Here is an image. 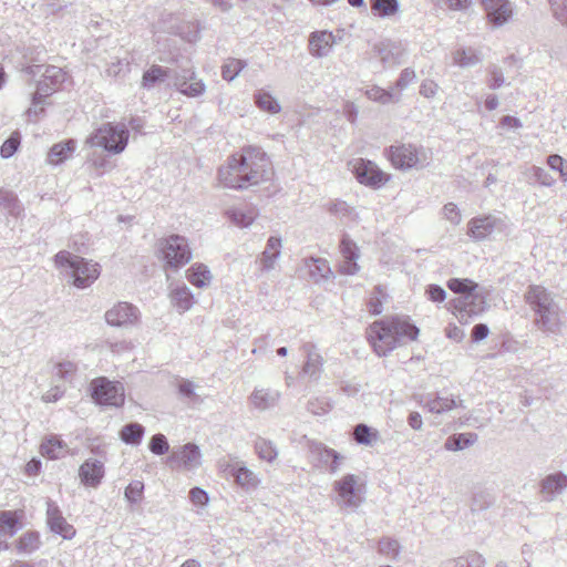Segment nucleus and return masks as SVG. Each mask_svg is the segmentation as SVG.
<instances>
[{
	"label": "nucleus",
	"instance_id": "1",
	"mask_svg": "<svg viewBox=\"0 0 567 567\" xmlns=\"http://www.w3.org/2000/svg\"><path fill=\"white\" fill-rule=\"evenodd\" d=\"M272 176L268 155L258 146H246L240 153L228 157L227 164L218 169L219 183L231 189H245Z\"/></svg>",
	"mask_w": 567,
	"mask_h": 567
},
{
	"label": "nucleus",
	"instance_id": "2",
	"mask_svg": "<svg viewBox=\"0 0 567 567\" xmlns=\"http://www.w3.org/2000/svg\"><path fill=\"white\" fill-rule=\"evenodd\" d=\"M367 334L375 353L382 357L394 350L404 338L415 340L419 328L395 316L374 321L370 324Z\"/></svg>",
	"mask_w": 567,
	"mask_h": 567
},
{
	"label": "nucleus",
	"instance_id": "3",
	"mask_svg": "<svg viewBox=\"0 0 567 567\" xmlns=\"http://www.w3.org/2000/svg\"><path fill=\"white\" fill-rule=\"evenodd\" d=\"M526 303L534 313V324L545 333H558L563 327V312L554 296L542 286H529Z\"/></svg>",
	"mask_w": 567,
	"mask_h": 567
},
{
	"label": "nucleus",
	"instance_id": "4",
	"mask_svg": "<svg viewBox=\"0 0 567 567\" xmlns=\"http://www.w3.org/2000/svg\"><path fill=\"white\" fill-rule=\"evenodd\" d=\"M54 265L60 274L78 289L90 287L100 276V265L74 255L68 250H61L54 256Z\"/></svg>",
	"mask_w": 567,
	"mask_h": 567
},
{
	"label": "nucleus",
	"instance_id": "5",
	"mask_svg": "<svg viewBox=\"0 0 567 567\" xmlns=\"http://www.w3.org/2000/svg\"><path fill=\"white\" fill-rule=\"evenodd\" d=\"M130 132L125 124L104 123L86 138L92 147H102L111 154L122 153L128 142Z\"/></svg>",
	"mask_w": 567,
	"mask_h": 567
},
{
	"label": "nucleus",
	"instance_id": "6",
	"mask_svg": "<svg viewBox=\"0 0 567 567\" xmlns=\"http://www.w3.org/2000/svg\"><path fill=\"white\" fill-rule=\"evenodd\" d=\"M388 157L392 165L400 169L423 168L429 164L430 157L423 147L412 144L392 145L388 150Z\"/></svg>",
	"mask_w": 567,
	"mask_h": 567
},
{
	"label": "nucleus",
	"instance_id": "7",
	"mask_svg": "<svg viewBox=\"0 0 567 567\" xmlns=\"http://www.w3.org/2000/svg\"><path fill=\"white\" fill-rule=\"evenodd\" d=\"M91 396L95 403L120 408L125 401L124 385L118 381H110L105 377L92 380L90 384Z\"/></svg>",
	"mask_w": 567,
	"mask_h": 567
},
{
	"label": "nucleus",
	"instance_id": "8",
	"mask_svg": "<svg viewBox=\"0 0 567 567\" xmlns=\"http://www.w3.org/2000/svg\"><path fill=\"white\" fill-rule=\"evenodd\" d=\"M159 250L165 265L171 268H179L192 259V250L188 240L181 235H171L159 240Z\"/></svg>",
	"mask_w": 567,
	"mask_h": 567
},
{
	"label": "nucleus",
	"instance_id": "9",
	"mask_svg": "<svg viewBox=\"0 0 567 567\" xmlns=\"http://www.w3.org/2000/svg\"><path fill=\"white\" fill-rule=\"evenodd\" d=\"M506 228L505 218L493 214L481 215L467 223V235L476 241H482L505 233Z\"/></svg>",
	"mask_w": 567,
	"mask_h": 567
},
{
	"label": "nucleus",
	"instance_id": "10",
	"mask_svg": "<svg viewBox=\"0 0 567 567\" xmlns=\"http://www.w3.org/2000/svg\"><path fill=\"white\" fill-rule=\"evenodd\" d=\"M454 316L462 324L468 323L472 317L480 316L486 308V300L482 292L473 291L458 296L449 302Z\"/></svg>",
	"mask_w": 567,
	"mask_h": 567
},
{
	"label": "nucleus",
	"instance_id": "11",
	"mask_svg": "<svg viewBox=\"0 0 567 567\" xmlns=\"http://www.w3.org/2000/svg\"><path fill=\"white\" fill-rule=\"evenodd\" d=\"M65 80V73L59 66L48 65L44 68L42 79L38 82L37 91L32 96L33 107L28 110L29 115L32 113L38 114V105L42 104L43 100L50 96L56 87Z\"/></svg>",
	"mask_w": 567,
	"mask_h": 567
},
{
	"label": "nucleus",
	"instance_id": "12",
	"mask_svg": "<svg viewBox=\"0 0 567 567\" xmlns=\"http://www.w3.org/2000/svg\"><path fill=\"white\" fill-rule=\"evenodd\" d=\"M349 166L357 181L370 188L378 189L389 181V175L372 161L357 158L350 162Z\"/></svg>",
	"mask_w": 567,
	"mask_h": 567
},
{
	"label": "nucleus",
	"instance_id": "13",
	"mask_svg": "<svg viewBox=\"0 0 567 567\" xmlns=\"http://www.w3.org/2000/svg\"><path fill=\"white\" fill-rule=\"evenodd\" d=\"M359 477L347 474L333 483V491L337 493V505L344 508H358L362 503L359 493Z\"/></svg>",
	"mask_w": 567,
	"mask_h": 567
},
{
	"label": "nucleus",
	"instance_id": "14",
	"mask_svg": "<svg viewBox=\"0 0 567 567\" xmlns=\"http://www.w3.org/2000/svg\"><path fill=\"white\" fill-rule=\"evenodd\" d=\"M203 455L200 449L195 443H186L175 449L168 457L172 467H178L184 471H195L202 465Z\"/></svg>",
	"mask_w": 567,
	"mask_h": 567
},
{
	"label": "nucleus",
	"instance_id": "15",
	"mask_svg": "<svg viewBox=\"0 0 567 567\" xmlns=\"http://www.w3.org/2000/svg\"><path fill=\"white\" fill-rule=\"evenodd\" d=\"M138 318V309L128 302H118L105 312L106 322L113 327H131Z\"/></svg>",
	"mask_w": 567,
	"mask_h": 567
},
{
	"label": "nucleus",
	"instance_id": "16",
	"mask_svg": "<svg viewBox=\"0 0 567 567\" xmlns=\"http://www.w3.org/2000/svg\"><path fill=\"white\" fill-rule=\"evenodd\" d=\"M47 523L51 532L64 539H71L75 535L74 527L65 520L59 506L50 499L47 502Z\"/></svg>",
	"mask_w": 567,
	"mask_h": 567
},
{
	"label": "nucleus",
	"instance_id": "17",
	"mask_svg": "<svg viewBox=\"0 0 567 567\" xmlns=\"http://www.w3.org/2000/svg\"><path fill=\"white\" fill-rule=\"evenodd\" d=\"M539 493L545 502H553L567 488V475L557 472L546 475L539 482Z\"/></svg>",
	"mask_w": 567,
	"mask_h": 567
},
{
	"label": "nucleus",
	"instance_id": "18",
	"mask_svg": "<svg viewBox=\"0 0 567 567\" xmlns=\"http://www.w3.org/2000/svg\"><path fill=\"white\" fill-rule=\"evenodd\" d=\"M374 52L383 64V68H393L403 62L405 50L401 43L382 41L374 45Z\"/></svg>",
	"mask_w": 567,
	"mask_h": 567
},
{
	"label": "nucleus",
	"instance_id": "19",
	"mask_svg": "<svg viewBox=\"0 0 567 567\" xmlns=\"http://www.w3.org/2000/svg\"><path fill=\"white\" fill-rule=\"evenodd\" d=\"M174 86L184 95L198 96L204 93L205 84L200 80H196L192 70L174 71Z\"/></svg>",
	"mask_w": 567,
	"mask_h": 567
},
{
	"label": "nucleus",
	"instance_id": "20",
	"mask_svg": "<svg viewBox=\"0 0 567 567\" xmlns=\"http://www.w3.org/2000/svg\"><path fill=\"white\" fill-rule=\"evenodd\" d=\"M340 252L343 257V261L339 267V271L343 275H355L360 270L358 259L360 257L359 248L355 243L348 236H343L340 243Z\"/></svg>",
	"mask_w": 567,
	"mask_h": 567
},
{
	"label": "nucleus",
	"instance_id": "21",
	"mask_svg": "<svg viewBox=\"0 0 567 567\" xmlns=\"http://www.w3.org/2000/svg\"><path fill=\"white\" fill-rule=\"evenodd\" d=\"M105 474L104 463L96 458L86 460L79 467V477L83 485L96 488Z\"/></svg>",
	"mask_w": 567,
	"mask_h": 567
},
{
	"label": "nucleus",
	"instance_id": "22",
	"mask_svg": "<svg viewBox=\"0 0 567 567\" xmlns=\"http://www.w3.org/2000/svg\"><path fill=\"white\" fill-rule=\"evenodd\" d=\"M281 398L278 390L269 388H255L249 396L250 404L258 411H268L274 409Z\"/></svg>",
	"mask_w": 567,
	"mask_h": 567
},
{
	"label": "nucleus",
	"instance_id": "23",
	"mask_svg": "<svg viewBox=\"0 0 567 567\" xmlns=\"http://www.w3.org/2000/svg\"><path fill=\"white\" fill-rule=\"evenodd\" d=\"M463 401H456L452 395H444L436 393L435 395L429 394L423 398L422 405L431 413L443 414L452 411L457 406H462Z\"/></svg>",
	"mask_w": 567,
	"mask_h": 567
},
{
	"label": "nucleus",
	"instance_id": "24",
	"mask_svg": "<svg viewBox=\"0 0 567 567\" xmlns=\"http://www.w3.org/2000/svg\"><path fill=\"white\" fill-rule=\"evenodd\" d=\"M302 350L306 353V362L302 373L312 380H319L323 372V358L319 353L317 347L312 343H305Z\"/></svg>",
	"mask_w": 567,
	"mask_h": 567
},
{
	"label": "nucleus",
	"instance_id": "25",
	"mask_svg": "<svg viewBox=\"0 0 567 567\" xmlns=\"http://www.w3.org/2000/svg\"><path fill=\"white\" fill-rule=\"evenodd\" d=\"M19 516L17 512L13 511H2L0 512V551L7 550L9 548L8 538L16 535L19 526Z\"/></svg>",
	"mask_w": 567,
	"mask_h": 567
},
{
	"label": "nucleus",
	"instance_id": "26",
	"mask_svg": "<svg viewBox=\"0 0 567 567\" xmlns=\"http://www.w3.org/2000/svg\"><path fill=\"white\" fill-rule=\"evenodd\" d=\"M334 35L329 31H316L309 37V51L312 56H327L334 44Z\"/></svg>",
	"mask_w": 567,
	"mask_h": 567
},
{
	"label": "nucleus",
	"instance_id": "27",
	"mask_svg": "<svg viewBox=\"0 0 567 567\" xmlns=\"http://www.w3.org/2000/svg\"><path fill=\"white\" fill-rule=\"evenodd\" d=\"M230 474L235 482L246 491L255 489L260 484L258 475L244 463L237 462L230 466Z\"/></svg>",
	"mask_w": 567,
	"mask_h": 567
},
{
	"label": "nucleus",
	"instance_id": "28",
	"mask_svg": "<svg viewBox=\"0 0 567 567\" xmlns=\"http://www.w3.org/2000/svg\"><path fill=\"white\" fill-rule=\"evenodd\" d=\"M281 246L282 241L280 237L271 236L267 240L266 248L259 258L261 271H270L275 269L276 262L281 255Z\"/></svg>",
	"mask_w": 567,
	"mask_h": 567
},
{
	"label": "nucleus",
	"instance_id": "29",
	"mask_svg": "<svg viewBox=\"0 0 567 567\" xmlns=\"http://www.w3.org/2000/svg\"><path fill=\"white\" fill-rule=\"evenodd\" d=\"M169 299L179 312L188 311L195 303L194 295L185 284L173 286L169 291Z\"/></svg>",
	"mask_w": 567,
	"mask_h": 567
},
{
	"label": "nucleus",
	"instance_id": "30",
	"mask_svg": "<svg viewBox=\"0 0 567 567\" xmlns=\"http://www.w3.org/2000/svg\"><path fill=\"white\" fill-rule=\"evenodd\" d=\"M477 440V434L473 432L453 434L446 439L444 449L450 452L463 451L476 443Z\"/></svg>",
	"mask_w": 567,
	"mask_h": 567
},
{
	"label": "nucleus",
	"instance_id": "31",
	"mask_svg": "<svg viewBox=\"0 0 567 567\" xmlns=\"http://www.w3.org/2000/svg\"><path fill=\"white\" fill-rule=\"evenodd\" d=\"M174 79V72L169 69L162 68L159 65H152L148 70L143 73L142 76V87L150 90L157 82H163L166 79Z\"/></svg>",
	"mask_w": 567,
	"mask_h": 567
},
{
	"label": "nucleus",
	"instance_id": "32",
	"mask_svg": "<svg viewBox=\"0 0 567 567\" xmlns=\"http://www.w3.org/2000/svg\"><path fill=\"white\" fill-rule=\"evenodd\" d=\"M486 559L477 551H468L457 558L449 559L442 567H485Z\"/></svg>",
	"mask_w": 567,
	"mask_h": 567
},
{
	"label": "nucleus",
	"instance_id": "33",
	"mask_svg": "<svg viewBox=\"0 0 567 567\" xmlns=\"http://www.w3.org/2000/svg\"><path fill=\"white\" fill-rule=\"evenodd\" d=\"M0 209L6 210L13 217H19L23 212L18 196L12 190L3 187H0Z\"/></svg>",
	"mask_w": 567,
	"mask_h": 567
},
{
	"label": "nucleus",
	"instance_id": "34",
	"mask_svg": "<svg viewBox=\"0 0 567 567\" xmlns=\"http://www.w3.org/2000/svg\"><path fill=\"white\" fill-rule=\"evenodd\" d=\"M75 150V142L73 140L58 143L53 145L48 154V162L53 165H59L68 159Z\"/></svg>",
	"mask_w": 567,
	"mask_h": 567
},
{
	"label": "nucleus",
	"instance_id": "35",
	"mask_svg": "<svg viewBox=\"0 0 567 567\" xmlns=\"http://www.w3.org/2000/svg\"><path fill=\"white\" fill-rule=\"evenodd\" d=\"M212 274L207 266L203 264H194L188 270H187V279L188 281L198 288L206 287L212 281Z\"/></svg>",
	"mask_w": 567,
	"mask_h": 567
},
{
	"label": "nucleus",
	"instance_id": "36",
	"mask_svg": "<svg viewBox=\"0 0 567 567\" xmlns=\"http://www.w3.org/2000/svg\"><path fill=\"white\" fill-rule=\"evenodd\" d=\"M41 452L49 458L56 460L65 456L69 449L61 439L52 436L41 444Z\"/></svg>",
	"mask_w": 567,
	"mask_h": 567
},
{
	"label": "nucleus",
	"instance_id": "37",
	"mask_svg": "<svg viewBox=\"0 0 567 567\" xmlns=\"http://www.w3.org/2000/svg\"><path fill=\"white\" fill-rule=\"evenodd\" d=\"M453 61L461 68H472L482 61V56L472 48H462L453 53Z\"/></svg>",
	"mask_w": 567,
	"mask_h": 567
},
{
	"label": "nucleus",
	"instance_id": "38",
	"mask_svg": "<svg viewBox=\"0 0 567 567\" xmlns=\"http://www.w3.org/2000/svg\"><path fill=\"white\" fill-rule=\"evenodd\" d=\"M145 433V427L136 422L124 425L120 431L121 440L130 445H138Z\"/></svg>",
	"mask_w": 567,
	"mask_h": 567
},
{
	"label": "nucleus",
	"instance_id": "39",
	"mask_svg": "<svg viewBox=\"0 0 567 567\" xmlns=\"http://www.w3.org/2000/svg\"><path fill=\"white\" fill-rule=\"evenodd\" d=\"M308 267L309 275L316 282L328 280L332 276V270L326 259L311 258Z\"/></svg>",
	"mask_w": 567,
	"mask_h": 567
},
{
	"label": "nucleus",
	"instance_id": "40",
	"mask_svg": "<svg viewBox=\"0 0 567 567\" xmlns=\"http://www.w3.org/2000/svg\"><path fill=\"white\" fill-rule=\"evenodd\" d=\"M255 451L259 458L272 463L278 456V450L275 443L264 437H257L255 441Z\"/></svg>",
	"mask_w": 567,
	"mask_h": 567
},
{
	"label": "nucleus",
	"instance_id": "41",
	"mask_svg": "<svg viewBox=\"0 0 567 567\" xmlns=\"http://www.w3.org/2000/svg\"><path fill=\"white\" fill-rule=\"evenodd\" d=\"M379 439V432L372 430L364 423H360L353 429V440L360 445L371 446Z\"/></svg>",
	"mask_w": 567,
	"mask_h": 567
},
{
	"label": "nucleus",
	"instance_id": "42",
	"mask_svg": "<svg viewBox=\"0 0 567 567\" xmlns=\"http://www.w3.org/2000/svg\"><path fill=\"white\" fill-rule=\"evenodd\" d=\"M255 103L261 111L271 114H277L281 111V106L277 99L264 90H259L255 93Z\"/></svg>",
	"mask_w": 567,
	"mask_h": 567
},
{
	"label": "nucleus",
	"instance_id": "43",
	"mask_svg": "<svg viewBox=\"0 0 567 567\" xmlns=\"http://www.w3.org/2000/svg\"><path fill=\"white\" fill-rule=\"evenodd\" d=\"M227 218L238 227H248L252 224L256 218V214L252 210H245L241 208H231L226 210Z\"/></svg>",
	"mask_w": 567,
	"mask_h": 567
},
{
	"label": "nucleus",
	"instance_id": "44",
	"mask_svg": "<svg viewBox=\"0 0 567 567\" xmlns=\"http://www.w3.org/2000/svg\"><path fill=\"white\" fill-rule=\"evenodd\" d=\"M370 7L375 16L385 18L398 12L399 0H370Z\"/></svg>",
	"mask_w": 567,
	"mask_h": 567
},
{
	"label": "nucleus",
	"instance_id": "45",
	"mask_svg": "<svg viewBox=\"0 0 567 567\" xmlns=\"http://www.w3.org/2000/svg\"><path fill=\"white\" fill-rule=\"evenodd\" d=\"M40 546V536L37 532L24 533L17 542L19 553L31 554Z\"/></svg>",
	"mask_w": 567,
	"mask_h": 567
},
{
	"label": "nucleus",
	"instance_id": "46",
	"mask_svg": "<svg viewBox=\"0 0 567 567\" xmlns=\"http://www.w3.org/2000/svg\"><path fill=\"white\" fill-rule=\"evenodd\" d=\"M447 287L454 293L460 296H465L466 293H472L476 289H478V285L471 279H461V278H452L447 281Z\"/></svg>",
	"mask_w": 567,
	"mask_h": 567
},
{
	"label": "nucleus",
	"instance_id": "47",
	"mask_svg": "<svg viewBox=\"0 0 567 567\" xmlns=\"http://www.w3.org/2000/svg\"><path fill=\"white\" fill-rule=\"evenodd\" d=\"M365 95L369 100L379 102L381 104H388L392 101L398 102L399 97L394 99L392 92L384 90L380 86H372L365 91Z\"/></svg>",
	"mask_w": 567,
	"mask_h": 567
},
{
	"label": "nucleus",
	"instance_id": "48",
	"mask_svg": "<svg viewBox=\"0 0 567 567\" xmlns=\"http://www.w3.org/2000/svg\"><path fill=\"white\" fill-rule=\"evenodd\" d=\"M385 297V293L381 286H377L367 303L368 311L372 316H378L382 313L383 311V298Z\"/></svg>",
	"mask_w": 567,
	"mask_h": 567
},
{
	"label": "nucleus",
	"instance_id": "49",
	"mask_svg": "<svg viewBox=\"0 0 567 567\" xmlns=\"http://www.w3.org/2000/svg\"><path fill=\"white\" fill-rule=\"evenodd\" d=\"M247 65L243 60L233 59L223 65L221 75L226 81H233Z\"/></svg>",
	"mask_w": 567,
	"mask_h": 567
},
{
	"label": "nucleus",
	"instance_id": "50",
	"mask_svg": "<svg viewBox=\"0 0 567 567\" xmlns=\"http://www.w3.org/2000/svg\"><path fill=\"white\" fill-rule=\"evenodd\" d=\"M530 177L540 186L551 187L555 185L556 179L543 167L532 166L528 169Z\"/></svg>",
	"mask_w": 567,
	"mask_h": 567
},
{
	"label": "nucleus",
	"instance_id": "51",
	"mask_svg": "<svg viewBox=\"0 0 567 567\" xmlns=\"http://www.w3.org/2000/svg\"><path fill=\"white\" fill-rule=\"evenodd\" d=\"M547 164L551 171L558 172L564 183H567V161L560 155L553 154L547 157Z\"/></svg>",
	"mask_w": 567,
	"mask_h": 567
},
{
	"label": "nucleus",
	"instance_id": "52",
	"mask_svg": "<svg viewBox=\"0 0 567 567\" xmlns=\"http://www.w3.org/2000/svg\"><path fill=\"white\" fill-rule=\"evenodd\" d=\"M487 72H488L487 85L491 90H497L505 84V78H504L503 71L498 65H496V64L489 65L487 68Z\"/></svg>",
	"mask_w": 567,
	"mask_h": 567
},
{
	"label": "nucleus",
	"instance_id": "53",
	"mask_svg": "<svg viewBox=\"0 0 567 567\" xmlns=\"http://www.w3.org/2000/svg\"><path fill=\"white\" fill-rule=\"evenodd\" d=\"M513 14V8L512 3L508 2L506 4L501 6V8H497L495 10V16H492L488 21L494 24L495 27H501L508 22V20L512 18Z\"/></svg>",
	"mask_w": 567,
	"mask_h": 567
},
{
	"label": "nucleus",
	"instance_id": "54",
	"mask_svg": "<svg viewBox=\"0 0 567 567\" xmlns=\"http://www.w3.org/2000/svg\"><path fill=\"white\" fill-rule=\"evenodd\" d=\"M143 491H144L143 482H141V481H133L125 488L124 495H125V498L130 503L137 504V503L141 502L142 497H143Z\"/></svg>",
	"mask_w": 567,
	"mask_h": 567
},
{
	"label": "nucleus",
	"instance_id": "55",
	"mask_svg": "<svg viewBox=\"0 0 567 567\" xmlns=\"http://www.w3.org/2000/svg\"><path fill=\"white\" fill-rule=\"evenodd\" d=\"M19 145H20V134L18 132H14L2 144V146L0 148L1 157L10 158L18 151Z\"/></svg>",
	"mask_w": 567,
	"mask_h": 567
},
{
	"label": "nucleus",
	"instance_id": "56",
	"mask_svg": "<svg viewBox=\"0 0 567 567\" xmlns=\"http://www.w3.org/2000/svg\"><path fill=\"white\" fill-rule=\"evenodd\" d=\"M150 450L155 455L166 454L169 450V444L166 436L161 433L153 435L150 441Z\"/></svg>",
	"mask_w": 567,
	"mask_h": 567
},
{
	"label": "nucleus",
	"instance_id": "57",
	"mask_svg": "<svg viewBox=\"0 0 567 567\" xmlns=\"http://www.w3.org/2000/svg\"><path fill=\"white\" fill-rule=\"evenodd\" d=\"M555 19L567 27V0H548Z\"/></svg>",
	"mask_w": 567,
	"mask_h": 567
},
{
	"label": "nucleus",
	"instance_id": "58",
	"mask_svg": "<svg viewBox=\"0 0 567 567\" xmlns=\"http://www.w3.org/2000/svg\"><path fill=\"white\" fill-rule=\"evenodd\" d=\"M55 375L63 380L71 379L76 372V364L71 361L60 362L55 365Z\"/></svg>",
	"mask_w": 567,
	"mask_h": 567
},
{
	"label": "nucleus",
	"instance_id": "59",
	"mask_svg": "<svg viewBox=\"0 0 567 567\" xmlns=\"http://www.w3.org/2000/svg\"><path fill=\"white\" fill-rule=\"evenodd\" d=\"M316 452L319 455L320 462L324 464H328L330 461H333V463H336L337 461L342 458V456L337 451L329 449L327 446L319 445L316 447Z\"/></svg>",
	"mask_w": 567,
	"mask_h": 567
},
{
	"label": "nucleus",
	"instance_id": "60",
	"mask_svg": "<svg viewBox=\"0 0 567 567\" xmlns=\"http://www.w3.org/2000/svg\"><path fill=\"white\" fill-rule=\"evenodd\" d=\"M444 217L453 225H458L462 220L461 212L454 203H447L443 207Z\"/></svg>",
	"mask_w": 567,
	"mask_h": 567
},
{
	"label": "nucleus",
	"instance_id": "61",
	"mask_svg": "<svg viewBox=\"0 0 567 567\" xmlns=\"http://www.w3.org/2000/svg\"><path fill=\"white\" fill-rule=\"evenodd\" d=\"M399 543L392 538H383L379 542V550L385 555H399Z\"/></svg>",
	"mask_w": 567,
	"mask_h": 567
},
{
	"label": "nucleus",
	"instance_id": "62",
	"mask_svg": "<svg viewBox=\"0 0 567 567\" xmlns=\"http://www.w3.org/2000/svg\"><path fill=\"white\" fill-rule=\"evenodd\" d=\"M416 75H415V72L413 69H410V68H406L404 69L398 81L395 82V86L399 89V90H404L406 89L412 82H414Z\"/></svg>",
	"mask_w": 567,
	"mask_h": 567
},
{
	"label": "nucleus",
	"instance_id": "63",
	"mask_svg": "<svg viewBox=\"0 0 567 567\" xmlns=\"http://www.w3.org/2000/svg\"><path fill=\"white\" fill-rule=\"evenodd\" d=\"M189 498L194 505L204 506L208 503L209 496L206 491L200 487H194L189 492Z\"/></svg>",
	"mask_w": 567,
	"mask_h": 567
},
{
	"label": "nucleus",
	"instance_id": "64",
	"mask_svg": "<svg viewBox=\"0 0 567 567\" xmlns=\"http://www.w3.org/2000/svg\"><path fill=\"white\" fill-rule=\"evenodd\" d=\"M429 299L434 302H442L446 298L445 290L439 285H430L426 289Z\"/></svg>",
	"mask_w": 567,
	"mask_h": 567
}]
</instances>
